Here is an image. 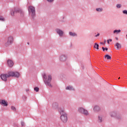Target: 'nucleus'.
<instances>
[{
    "label": "nucleus",
    "instance_id": "nucleus-1",
    "mask_svg": "<svg viewBox=\"0 0 127 127\" xmlns=\"http://www.w3.org/2000/svg\"><path fill=\"white\" fill-rule=\"evenodd\" d=\"M59 112L61 115V120L63 123H67L68 121V117L67 116V113L65 112L64 109H59Z\"/></svg>",
    "mask_w": 127,
    "mask_h": 127
},
{
    "label": "nucleus",
    "instance_id": "nucleus-2",
    "mask_svg": "<svg viewBox=\"0 0 127 127\" xmlns=\"http://www.w3.org/2000/svg\"><path fill=\"white\" fill-rule=\"evenodd\" d=\"M43 81L47 86L49 87H52L51 85V81L52 80V76L50 75H46V74L44 73L43 75Z\"/></svg>",
    "mask_w": 127,
    "mask_h": 127
},
{
    "label": "nucleus",
    "instance_id": "nucleus-3",
    "mask_svg": "<svg viewBox=\"0 0 127 127\" xmlns=\"http://www.w3.org/2000/svg\"><path fill=\"white\" fill-rule=\"evenodd\" d=\"M28 10L29 14H31L32 18L35 16V7L33 6H29L28 7Z\"/></svg>",
    "mask_w": 127,
    "mask_h": 127
},
{
    "label": "nucleus",
    "instance_id": "nucleus-4",
    "mask_svg": "<svg viewBox=\"0 0 127 127\" xmlns=\"http://www.w3.org/2000/svg\"><path fill=\"white\" fill-rule=\"evenodd\" d=\"M78 111L79 113H80V114H82V115H84V116H88L89 115H90L88 110H86L83 107H79L78 109Z\"/></svg>",
    "mask_w": 127,
    "mask_h": 127
},
{
    "label": "nucleus",
    "instance_id": "nucleus-5",
    "mask_svg": "<svg viewBox=\"0 0 127 127\" xmlns=\"http://www.w3.org/2000/svg\"><path fill=\"white\" fill-rule=\"evenodd\" d=\"M20 76V74L17 71H9L8 73L7 77H16L18 78Z\"/></svg>",
    "mask_w": 127,
    "mask_h": 127
},
{
    "label": "nucleus",
    "instance_id": "nucleus-6",
    "mask_svg": "<svg viewBox=\"0 0 127 127\" xmlns=\"http://www.w3.org/2000/svg\"><path fill=\"white\" fill-rule=\"evenodd\" d=\"M110 115L111 118H116L117 120H121L122 119V116L119 114H117L115 112L110 113Z\"/></svg>",
    "mask_w": 127,
    "mask_h": 127
},
{
    "label": "nucleus",
    "instance_id": "nucleus-7",
    "mask_svg": "<svg viewBox=\"0 0 127 127\" xmlns=\"http://www.w3.org/2000/svg\"><path fill=\"white\" fill-rule=\"evenodd\" d=\"M13 43V37L11 36L8 37L7 41L5 43V46H8Z\"/></svg>",
    "mask_w": 127,
    "mask_h": 127
},
{
    "label": "nucleus",
    "instance_id": "nucleus-8",
    "mask_svg": "<svg viewBox=\"0 0 127 127\" xmlns=\"http://www.w3.org/2000/svg\"><path fill=\"white\" fill-rule=\"evenodd\" d=\"M0 78L3 81L6 82L7 81V78L9 77L7 76V74H1Z\"/></svg>",
    "mask_w": 127,
    "mask_h": 127
},
{
    "label": "nucleus",
    "instance_id": "nucleus-9",
    "mask_svg": "<svg viewBox=\"0 0 127 127\" xmlns=\"http://www.w3.org/2000/svg\"><path fill=\"white\" fill-rule=\"evenodd\" d=\"M13 62L11 60H7V65L9 68H11V67L13 66Z\"/></svg>",
    "mask_w": 127,
    "mask_h": 127
},
{
    "label": "nucleus",
    "instance_id": "nucleus-10",
    "mask_svg": "<svg viewBox=\"0 0 127 127\" xmlns=\"http://www.w3.org/2000/svg\"><path fill=\"white\" fill-rule=\"evenodd\" d=\"M56 31L60 36H63V31L61 30L60 29H56Z\"/></svg>",
    "mask_w": 127,
    "mask_h": 127
},
{
    "label": "nucleus",
    "instance_id": "nucleus-11",
    "mask_svg": "<svg viewBox=\"0 0 127 127\" xmlns=\"http://www.w3.org/2000/svg\"><path fill=\"white\" fill-rule=\"evenodd\" d=\"M66 59H67V57L64 55H62L60 58V60L61 61H62L63 62L66 61Z\"/></svg>",
    "mask_w": 127,
    "mask_h": 127
},
{
    "label": "nucleus",
    "instance_id": "nucleus-12",
    "mask_svg": "<svg viewBox=\"0 0 127 127\" xmlns=\"http://www.w3.org/2000/svg\"><path fill=\"white\" fill-rule=\"evenodd\" d=\"M15 11H16L17 13H20L21 16H23V15L24 14V12H23V11H22L21 9H15Z\"/></svg>",
    "mask_w": 127,
    "mask_h": 127
},
{
    "label": "nucleus",
    "instance_id": "nucleus-13",
    "mask_svg": "<svg viewBox=\"0 0 127 127\" xmlns=\"http://www.w3.org/2000/svg\"><path fill=\"white\" fill-rule=\"evenodd\" d=\"M93 110L94 112H100V111H101V108L98 106H94Z\"/></svg>",
    "mask_w": 127,
    "mask_h": 127
},
{
    "label": "nucleus",
    "instance_id": "nucleus-14",
    "mask_svg": "<svg viewBox=\"0 0 127 127\" xmlns=\"http://www.w3.org/2000/svg\"><path fill=\"white\" fill-rule=\"evenodd\" d=\"M0 104L1 105H3L4 107H6L8 105L7 102L5 100H1Z\"/></svg>",
    "mask_w": 127,
    "mask_h": 127
},
{
    "label": "nucleus",
    "instance_id": "nucleus-15",
    "mask_svg": "<svg viewBox=\"0 0 127 127\" xmlns=\"http://www.w3.org/2000/svg\"><path fill=\"white\" fill-rule=\"evenodd\" d=\"M98 122H99V123L103 122V117L101 116H98Z\"/></svg>",
    "mask_w": 127,
    "mask_h": 127
},
{
    "label": "nucleus",
    "instance_id": "nucleus-16",
    "mask_svg": "<svg viewBox=\"0 0 127 127\" xmlns=\"http://www.w3.org/2000/svg\"><path fill=\"white\" fill-rule=\"evenodd\" d=\"M105 57L107 59V60H111V59H112V58L109 55H106Z\"/></svg>",
    "mask_w": 127,
    "mask_h": 127
},
{
    "label": "nucleus",
    "instance_id": "nucleus-17",
    "mask_svg": "<svg viewBox=\"0 0 127 127\" xmlns=\"http://www.w3.org/2000/svg\"><path fill=\"white\" fill-rule=\"evenodd\" d=\"M69 35H70V36H77V34L72 32H69Z\"/></svg>",
    "mask_w": 127,
    "mask_h": 127
},
{
    "label": "nucleus",
    "instance_id": "nucleus-18",
    "mask_svg": "<svg viewBox=\"0 0 127 127\" xmlns=\"http://www.w3.org/2000/svg\"><path fill=\"white\" fill-rule=\"evenodd\" d=\"M115 46L117 47V49H119L121 47V45L119 43H117Z\"/></svg>",
    "mask_w": 127,
    "mask_h": 127
},
{
    "label": "nucleus",
    "instance_id": "nucleus-19",
    "mask_svg": "<svg viewBox=\"0 0 127 127\" xmlns=\"http://www.w3.org/2000/svg\"><path fill=\"white\" fill-rule=\"evenodd\" d=\"M65 89L66 90H74V88H73L72 86H67L65 88Z\"/></svg>",
    "mask_w": 127,
    "mask_h": 127
},
{
    "label": "nucleus",
    "instance_id": "nucleus-20",
    "mask_svg": "<svg viewBox=\"0 0 127 127\" xmlns=\"http://www.w3.org/2000/svg\"><path fill=\"white\" fill-rule=\"evenodd\" d=\"M94 47L96 49H97L98 50H99V44H97L96 43H95Z\"/></svg>",
    "mask_w": 127,
    "mask_h": 127
},
{
    "label": "nucleus",
    "instance_id": "nucleus-21",
    "mask_svg": "<svg viewBox=\"0 0 127 127\" xmlns=\"http://www.w3.org/2000/svg\"><path fill=\"white\" fill-rule=\"evenodd\" d=\"M96 10L97 11H98L99 12H102V11L103 10V9L102 8H97L96 9Z\"/></svg>",
    "mask_w": 127,
    "mask_h": 127
},
{
    "label": "nucleus",
    "instance_id": "nucleus-22",
    "mask_svg": "<svg viewBox=\"0 0 127 127\" xmlns=\"http://www.w3.org/2000/svg\"><path fill=\"white\" fill-rule=\"evenodd\" d=\"M121 30H115L114 31V33H120Z\"/></svg>",
    "mask_w": 127,
    "mask_h": 127
},
{
    "label": "nucleus",
    "instance_id": "nucleus-23",
    "mask_svg": "<svg viewBox=\"0 0 127 127\" xmlns=\"http://www.w3.org/2000/svg\"><path fill=\"white\" fill-rule=\"evenodd\" d=\"M14 13H17V12L15 11V10L14 11L11 12V15H12V16H14Z\"/></svg>",
    "mask_w": 127,
    "mask_h": 127
},
{
    "label": "nucleus",
    "instance_id": "nucleus-24",
    "mask_svg": "<svg viewBox=\"0 0 127 127\" xmlns=\"http://www.w3.org/2000/svg\"><path fill=\"white\" fill-rule=\"evenodd\" d=\"M34 91H36V92H38V91H39V88L37 87H35L34 88Z\"/></svg>",
    "mask_w": 127,
    "mask_h": 127
},
{
    "label": "nucleus",
    "instance_id": "nucleus-25",
    "mask_svg": "<svg viewBox=\"0 0 127 127\" xmlns=\"http://www.w3.org/2000/svg\"><path fill=\"white\" fill-rule=\"evenodd\" d=\"M0 20H1V21H4V18H3V17L0 16Z\"/></svg>",
    "mask_w": 127,
    "mask_h": 127
},
{
    "label": "nucleus",
    "instance_id": "nucleus-26",
    "mask_svg": "<svg viewBox=\"0 0 127 127\" xmlns=\"http://www.w3.org/2000/svg\"><path fill=\"white\" fill-rule=\"evenodd\" d=\"M121 7H122V4H118L117 5V7L118 8H120Z\"/></svg>",
    "mask_w": 127,
    "mask_h": 127
},
{
    "label": "nucleus",
    "instance_id": "nucleus-27",
    "mask_svg": "<svg viewBox=\"0 0 127 127\" xmlns=\"http://www.w3.org/2000/svg\"><path fill=\"white\" fill-rule=\"evenodd\" d=\"M109 41H110V42H112V39H110L107 40V43H108V44H110Z\"/></svg>",
    "mask_w": 127,
    "mask_h": 127
},
{
    "label": "nucleus",
    "instance_id": "nucleus-28",
    "mask_svg": "<svg viewBox=\"0 0 127 127\" xmlns=\"http://www.w3.org/2000/svg\"><path fill=\"white\" fill-rule=\"evenodd\" d=\"M123 12L124 13V14H127V10H123Z\"/></svg>",
    "mask_w": 127,
    "mask_h": 127
},
{
    "label": "nucleus",
    "instance_id": "nucleus-29",
    "mask_svg": "<svg viewBox=\"0 0 127 127\" xmlns=\"http://www.w3.org/2000/svg\"><path fill=\"white\" fill-rule=\"evenodd\" d=\"M11 110H12V111H15V107L12 106Z\"/></svg>",
    "mask_w": 127,
    "mask_h": 127
},
{
    "label": "nucleus",
    "instance_id": "nucleus-30",
    "mask_svg": "<svg viewBox=\"0 0 127 127\" xmlns=\"http://www.w3.org/2000/svg\"><path fill=\"white\" fill-rule=\"evenodd\" d=\"M21 126H22V127H24V126H25V124H24V122H22Z\"/></svg>",
    "mask_w": 127,
    "mask_h": 127
},
{
    "label": "nucleus",
    "instance_id": "nucleus-31",
    "mask_svg": "<svg viewBox=\"0 0 127 127\" xmlns=\"http://www.w3.org/2000/svg\"><path fill=\"white\" fill-rule=\"evenodd\" d=\"M49 2H52L54 0H47Z\"/></svg>",
    "mask_w": 127,
    "mask_h": 127
},
{
    "label": "nucleus",
    "instance_id": "nucleus-32",
    "mask_svg": "<svg viewBox=\"0 0 127 127\" xmlns=\"http://www.w3.org/2000/svg\"><path fill=\"white\" fill-rule=\"evenodd\" d=\"M98 36H100V33H98L96 35V37H98Z\"/></svg>",
    "mask_w": 127,
    "mask_h": 127
},
{
    "label": "nucleus",
    "instance_id": "nucleus-33",
    "mask_svg": "<svg viewBox=\"0 0 127 127\" xmlns=\"http://www.w3.org/2000/svg\"><path fill=\"white\" fill-rule=\"evenodd\" d=\"M102 49H103V51H105V48H104V47H102Z\"/></svg>",
    "mask_w": 127,
    "mask_h": 127
},
{
    "label": "nucleus",
    "instance_id": "nucleus-34",
    "mask_svg": "<svg viewBox=\"0 0 127 127\" xmlns=\"http://www.w3.org/2000/svg\"><path fill=\"white\" fill-rule=\"evenodd\" d=\"M105 50H106V51H108V48H106Z\"/></svg>",
    "mask_w": 127,
    "mask_h": 127
},
{
    "label": "nucleus",
    "instance_id": "nucleus-35",
    "mask_svg": "<svg viewBox=\"0 0 127 127\" xmlns=\"http://www.w3.org/2000/svg\"><path fill=\"white\" fill-rule=\"evenodd\" d=\"M100 44H104V43H100Z\"/></svg>",
    "mask_w": 127,
    "mask_h": 127
},
{
    "label": "nucleus",
    "instance_id": "nucleus-36",
    "mask_svg": "<svg viewBox=\"0 0 127 127\" xmlns=\"http://www.w3.org/2000/svg\"><path fill=\"white\" fill-rule=\"evenodd\" d=\"M106 41H104V44H106Z\"/></svg>",
    "mask_w": 127,
    "mask_h": 127
},
{
    "label": "nucleus",
    "instance_id": "nucleus-37",
    "mask_svg": "<svg viewBox=\"0 0 127 127\" xmlns=\"http://www.w3.org/2000/svg\"><path fill=\"white\" fill-rule=\"evenodd\" d=\"M118 79H121V77H119Z\"/></svg>",
    "mask_w": 127,
    "mask_h": 127
},
{
    "label": "nucleus",
    "instance_id": "nucleus-38",
    "mask_svg": "<svg viewBox=\"0 0 127 127\" xmlns=\"http://www.w3.org/2000/svg\"><path fill=\"white\" fill-rule=\"evenodd\" d=\"M116 39L118 40V38H116Z\"/></svg>",
    "mask_w": 127,
    "mask_h": 127
}]
</instances>
